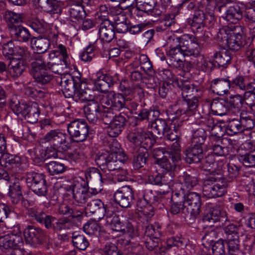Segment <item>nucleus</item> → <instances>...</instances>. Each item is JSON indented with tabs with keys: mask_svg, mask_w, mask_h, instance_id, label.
Segmentation results:
<instances>
[{
	"mask_svg": "<svg viewBox=\"0 0 255 255\" xmlns=\"http://www.w3.org/2000/svg\"><path fill=\"white\" fill-rule=\"evenodd\" d=\"M168 126L165 120L157 119L151 124L148 133L140 128L137 131L129 132L127 138L131 143L141 144L145 147H151L156 142L158 136L164 134Z\"/></svg>",
	"mask_w": 255,
	"mask_h": 255,
	"instance_id": "f257e3e1",
	"label": "nucleus"
},
{
	"mask_svg": "<svg viewBox=\"0 0 255 255\" xmlns=\"http://www.w3.org/2000/svg\"><path fill=\"white\" fill-rule=\"evenodd\" d=\"M120 147L117 141L113 140L109 144L110 151H103L97 156L95 161L102 170L115 171L121 169L128 157L123 151L120 150Z\"/></svg>",
	"mask_w": 255,
	"mask_h": 255,
	"instance_id": "f03ea898",
	"label": "nucleus"
},
{
	"mask_svg": "<svg viewBox=\"0 0 255 255\" xmlns=\"http://www.w3.org/2000/svg\"><path fill=\"white\" fill-rule=\"evenodd\" d=\"M29 26L36 32L43 35L44 37H33L31 39L32 48L37 53L46 52L49 48L51 42H56L58 35L52 31L51 26L43 20L35 19L30 23Z\"/></svg>",
	"mask_w": 255,
	"mask_h": 255,
	"instance_id": "7ed1b4c3",
	"label": "nucleus"
},
{
	"mask_svg": "<svg viewBox=\"0 0 255 255\" xmlns=\"http://www.w3.org/2000/svg\"><path fill=\"white\" fill-rule=\"evenodd\" d=\"M100 100L101 105L104 107H109L117 111L126 109L130 113L136 110L138 106L135 100L112 91L103 94Z\"/></svg>",
	"mask_w": 255,
	"mask_h": 255,
	"instance_id": "20e7f679",
	"label": "nucleus"
},
{
	"mask_svg": "<svg viewBox=\"0 0 255 255\" xmlns=\"http://www.w3.org/2000/svg\"><path fill=\"white\" fill-rule=\"evenodd\" d=\"M31 64L30 74L34 82L39 86L46 85L51 81L53 76L47 70L46 62L43 55L37 54L34 56Z\"/></svg>",
	"mask_w": 255,
	"mask_h": 255,
	"instance_id": "39448f33",
	"label": "nucleus"
},
{
	"mask_svg": "<svg viewBox=\"0 0 255 255\" xmlns=\"http://www.w3.org/2000/svg\"><path fill=\"white\" fill-rule=\"evenodd\" d=\"M228 185L227 180L223 178L217 179V175L210 176L203 183V194L209 198L221 197L227 192Z\"/></svg>",
	"mask_w": 255,
	"mask_h": 255,
	"instance_id": "423d86ee",
	"label": "nucleus"
},
{
	"mask_svg": "<svg viewBox=\"0 0 255 255\" xmlns=\"http://www.w3.org/2000/svg\"><path fill=\"white\" fill-rule=\"evenodd\" d=\"M67 131L74 141L80 142L85 141L89 134V126L85 120L76 119L67 124Z\"/></svg>",
	"mask_w": 255,
	"mask_h": 255,
	"instance_id": "0eeeda50",
	"label": "nucleus"
},
{
	"mask_svg": "<svg viewBox=\"0 0 255 255\" xmlns=\"http://www.w3.org/2000/svg\"><path fill=\"white\" fill-rule=\"evenodd\" d=\"M136 9L154 17L160 16L166 11L164 6L157 3L156 0H135Z\"/></svg>",
	"mask_w": 255,
	"mask_h": 255,
	"instance_id": "6e6552de",
	"label": "nucleus"
},
{
	"mask_svg": "<svg viewBox=\"0 0 255 255\" xmlns=\"http://www.w3.org/2000/svg\"><path fill=\"white\" fill-rule=\"evenodd\" d=\"M183 201L187 212L190 213V219L195 220L200 212L201 201L200 194L194 192L187 193Z\"/></svg>",
	"mask_w": 255,
	"mask_h": 255,
	"instance_id": "1a4fd4ad",
	"label": "nucleus"
},
{
	"mask_svg": "<svg viewBox=\"0 0 255 255\" xmlns=\"http://www.w3.org/2000/svg\"><path fill=\"white\" fill-rule=\"evenodd\" d=\"M67 135L60 129H51L43 137L45 142H48L53 146L66 151L69 147V142L67 139Z\"/></svg>",
	"mask_w": 255,
	"mask_h": 255,
	"instance_id": "9d476101",
	"label": "nucleus"
},
{
	"mask_svg": "<svg viewBox=\"0 0 255 255\" xmlns=\"http://www.w3.org/2000/svg\"><path fill=\"white\" fill-rule=\"evenodd\" d=\"M69 190L72 191L74 203L79 206L87 202L92 194L85 184L83 185L78 181H74L70 185Z\"/></svg>",
	"mask_w": 255,
	"mask_h": 255,
	"instance_id": "9b49d317",
	"label": "nucleus"
},
{
	"mask_svg": "<svg viewBox=\"0 0 255 255\" xmlns=\"http://www.w3.org/2000/svg\"><path fill=\"white\" fill-rule=\"evenodd\" d=\"M202 164V168L205 171H208L210 176L217 175V179L222 177L223 173V168L224 164L222 161L215 162L213 154H208L205 158H202L200 161Z\"/></svg>",
	"mask_w": 255,
	"mask_h": 255,
	"instance_id": "f8f14e48",
	"label": "nucleus"
},
{
	"mask_svg": "<svg viewBox=\"0 0 255 255\" xmlns=\"http://www.w3.org/2000/svg\"><path fill=\"white\" fill-rule=\"evenodd\" d=\"M114 199L115 202L121 207H129L134 200L133 190L129 186H123L114 193Z\"/></svg>",
	"mask_w": 255,
	"mask_h": 255,
	"instance_id": "ddd939ff",
	"label": "nucleus"
},
{
	"mask_svg": "<svg viewBox=\"0 0 255 255\" xmlns=\"http://www.w3.org/2000/svg\"><path fill=\"white\" fill-rule=\"evenodd\" d=\"M150 202V200H147L146 196L137 200L136 206L138 212L135 215V218L138 219L137 222L144 223L150 221L154 215L152 207L149 205Z\"/></svg>",
	"mask_w": 255,
	"mask_h": 255,
	"instance_id": "4468645a",
	"label": "nucleus"
},
{
	"mask_svg": "<svg viewBox=\"0 0 255 255\" xmlns=\"http://www.w3.org/2000/svg\"><path fill=\"white\" fill-rule=\"evenodd\" d=\"M204 3L199 4L198 9L196 10L193 17L189 18L188 23L190 25L194 33H200L203 30L205 27V13L204 11Z\"/></svg>",
	"mask_w": 255,
	"mask_h": 255,
	"instance_id": "2eb2a0df",
	"label": "nucleus"
},
{
	"mask_svg": "<svg viewBox=\"0 0 255 255\" xmlns=\"http://www.w3.org/2000/svg\"><path fill=\"white\" fill-rule=\"evenodd\" d=\"M24 236L26 244L35 247L41 244L44 239L42 230L34 226H28L24 231Z\"/></svg>",
	"mask_w": 255,
	"mask_h": 255,
	"instance_id": "dca6fc26",
	"label": "nucleus"
},
{
	"mask_svg": "<svg viewBox=\"0 0 255 255\" xmlns=\"http://www.w3.org/2000/svg\"><path fill=\"white\" fill-rule=\"evenodd\" d=\"M22 244V237L16 234H7L0 237V249L3 251L17 250Z\"/></svg>",
	"mask_w": 255,
	"mask_h": 255,
	"instance_id": "f3484780",
	"label": "nucleus"
},
{
	"mask_svg": "<svg viewBox=\"0 0 255 255\" xmlns=\"http://www.w3.org/2000/svg\"><path fill=\"white\" fill-rule=\"evenodd\" d=\"M85 178L87 183L90 184L94 186L92 194L96 195L98 193V190H100L106 179L102 173L98 169L93 168L89 172L85 173Z\"/></svg>",
	"mask_w": 255,
	"mask_h": 255,
	"instance_id": "a211bd4d",
	"label": "nucleus"
},
{
	"mask_svg": "<svg viewBox=\"0 0 255 255\" xmlns=\"http://www.w3.org/2000/svg\"><path fill=\"white\" fill-rule=\"evenodd\" d=\"M98 33L102 41L110 42L115 36L114 24L108 18H105L100 22Z\"/></svg>",
	"mask_w": 255,
	"mask_h": 255,
	"instance_id": "6ab92c4d",
	"label": "nucleus"
},
{
	"mask_svg": "<svg viewBox=\"0 0 255 255\" xmlns=\"http://www.w3.org/2000/svg\"><path fill=\"white\" fill-rule=\"evenodd\" d=\"M58 50L62 55L63 59L60 60L58 63L50 64L49 62H46L47 68L51 70L53 73L57 74H62L64 69L67 68L68 66V56L67 52V49L65 46L62 44L58 46Z\"/></svg>",
	"mask_w": 255,
	"mask_h": 255,
	"instance_id": "aec40b11",
	"label": "nucleus"
},
{
	"mask_svg": "<svg viewBox=\"0 0 255 255\" xmlns=\"http://www.w3.org/2000/svg\"><path fill=\"white\" fill-rule=\"evenodd\" d=\"M2 17L9 31L24 22V14L23 13L6 10L2 13Z\"/></svg>",
	"mask_w": 255,
	"mask_h": 255,
	"instance_id": "412c9836",
	"label": "nucleus"
},
{
	"mask_svg": "<svg viewBox=\"0 0 255 255\" xmlns=\"http://www.w3.org/2000/svg\"><path fill=\"white\" fill-rule=\"evenodd\" d=\"M127 116L122 113L117 115L113 121L108 126L107 131L109 136L117 137L122 132L127 121Z\"/></svg>",
	"mask_w": 255,
	"mask_h": 255,
	"instance_id": "4be33fe9",
	"label": "nucleus"
},
{
	"mask_svg": "<svg viewBox=\"0 0 255 255\" xmlns=\"http://www.w3.org/2000/svg\"><path fill=\"white\" fill-rule=\"evenodd\" d=\"M178 160L177 158H173L171 155H169L168 158L164 156L162 159H158L156 161L157 164L166 171L163 175V178H167L169 176L170 177L169 181H172L173 179L174 173L173 171L176 167V162Z\"/></svg>",
	"mask_w": 255,
	"mask_h": 255,
	"instance_id": "5701e85b",
	"label": "nucleus"
},
{
	"mask_svg": "<svg viewBox=\"0 0 255 255\" xmlns=\"http://www.w3.org/2000/svg\"><path fill=\"white\" fill-rule=\"evenodd\" d=\"M185 160L188 163H198L203 157L202 146L198 144H193L188 147L184 151Z\"/></svg>",
	"mask_w": 255,
	"mask_h": 255,
	"instance_id": "b1692460",
	"label": "nucleus"
},
{
	"mask_svg": "<svg viewBox=\"0 0 255 255\" xmlns=\"http://www.w3.org/2000/svg\"><path fill=\"white\" fill-rule=\"evenodd\" d=\"M231 85V80L229 78H217L212 80L210 88L213 93L223 96L228 93Z\"/></svg>",
	"mask_w": 255,
	"mask_h": 255,
	"instance_id": "393cba45",
	"label": "nucleus"
},
{
	"mask_svg": "<svg viewBox=\"0 0 255 255\" xmlns=\"http://www.w3.org/2000/svg\"><path fill=\"white\" fill-rule=\"evenodd\" d=\"M233 28L234 30L230 34L227 45L232 51H238L244 46L246 41L244 37L239 32L236 31V29L237 28L240 29V27L234 26Z\"/></svg>",
	"mask_w": 255,
	"mask_h": 255,
	"instance_id": "a878e982",
	"label": "nucleus"
},
{
	"mask_svg": "<svg viewBox=\"0 0 255 255\" xmlns=\"http://www.w3.org/2000/svg\"><path fill=\"white\" fill-rule=\"evenodd\" d=\"M9 32L14 40L20 43H27L32 39L29 30L21 24L10 29Z\"/></svg>",
	"mask_w": 255,
	"mask_h": 255,
	"instance_id": "bb28decb",
	"label": "nucleus"
},
{
	"mask_svg": "<svg viewBox=\"0 0 255 255\" xmlns=\"http://www.w3.org/2000/svg\"><path fill=\"white\" fill-rule=\"evenodd\" d=\"M167 55L169 66L176 68L183 67V63L181 58L183 56V53L179 46L169 49L167 51Z\"/></svg>",
	"mask_w": 255,
	"mask_h": 255,
	"instance_id": "cd10ccee",
	"label": "nucleus"
},
{
	"mask_svg": "<svg viewBox=\"0 0 255 255\" xmlns=\"http://www.w3.org/2000/svg\"><path fill=\"white\" fill-rule=\"evenodd\" d=\"M234 55L235 53L230 49H223L219 52H215L213 57L219 66L225 67L230 64Z\"/></svg>",
	"mask_w": 255,
	"mask_h": 255,
	"instance_id": "c85d7f7f",
	"label": "nucleus"
},
{
	"mask_svg": "<svg viewBox=\"0 0 255 255\" xmlns=\"http://www.w3.org/2000/svg\"><path fill=\"white\" fill-rule=\"evenodd\" d=\"M176 83L181 90L182 98L184 100L193 96L200 90L199 87L197 85L190 84L181 79H177Z\"/></svg>",
	"mask_w": 255,
	"mask_h": 255,
	"instance_id": "c756f323",
	"label": "nucleus"
},
{
	"mask_svg": "<svg viewBox=\"0 0 255 255\" xmlns=\"http://www.w3.org/2000/svg\"><path fill=\"white\" fill-rule=\"evenodd\" d=\"M202 221L204 222H222L225 223L227 222H230L227 217V213L224 211L212 210L205 214L203 217Z\"/></svg>",
	"mask_w": 255,
	"mask_h": 255,
	"instance_id": "7c9ffc66",
	"label": "nucleus"
},
{
	"mask_svg": "<svg viewBox=\"0 0 255 255\" xmlns=\"http://www.w3.org/2000/svg\"><path fill=\"white\" fill-rule=\"evenodd\" d=\"M132 143L138 147L137 153L133 157V164L135 169H139L145 164L147 160L146 150L150 147H145L141 144H137L135 143Z\"/></svg>",
	"mask_w": 255,
	"mask_h": 255,
	"instance_id": "2f4dec72",
	"label": "nucleus"
},
{
	"mask_svg": "<svg viewBox=\"0 0 255 255\" xmlns=\"http://www.w3.org/2000/svg\"><path fill=\"white\" fill-rule=\"evenodd\" d=\"M227 103V106L229 107V114H237L239 113L243 109V104L245 100L242 97L239 95H236L231 96L229 99L226 100Z\"/></svg>",
	"mask_w": 255,
	"mask_h": 255,
	"instance_id": "473e14b6",
	"label": "nucleus"
},
{
	"mask_svg": "<svg viewBox=\"0 0 255 255\" xmlns=\"http://www.w3.org/2000/svg\"><path fill=\"white\" fill-rule=\"evenodd\" d=\"M86 209L92 214H96L99 219H102L106 213L104 204L98 199L88 202Z\"/></svg>",
	"mask_w": 255,
	"mask_h": 255,
	"instance_id": "72a5a7b5",
	"label": "nucleus"
},
{
	"mask_svg": "<svg viewBox=\"0 0 255 255\" xmlns=\"http://www.w3.org/2000/svg\"><path fill=\"white\" fill-rule=\"evenodd\" d=\"M211 112L214 115L222 116L229 113V107L226 100L214 99L210 104Z\"/></svg>",
	"mask_w": 255,
	"mask_h": 255,
	"instance_id": "f704fd0d",
	"label": "nucleus"
},
{
	"mask_svg": "<svg viewBox=\"0 0 255 255\" xmlns=\"http://www.w3.org/2000/svg\"><path fill=\"white\" fill-rule=\"evenodd\" d=\"M242 18V11L240 6L234 4L230 6L226 11L224 19L229 23L236 24Z\"/></svg>",
	"mask_w": 255,
	"mask_h": 255,
	"instance_id": "c9c22d12",
	"label": "nucleus"
},
{
	"mask_svg": "<svg viewBox=\"0 0 255 255\" xmlns=\"http://www.w3.org/2000/svg\"><path fill=\"white\" fill-rule=\"evenodd\" d=\"M228 255H240L241 253L239 235L229 236L225 240Z\"/></svg>",
	"mask_w": 255,
	"mask_h": 255,
	"instance_id": "e433bc0d",
	"label": "nucleus"
},
{
	"mask_svg": "<svg viewBox=\"0 0 255 255\" xmlns=\"http://www.w3.org/2000/svg\"><path fill=\"white\" fill-rule=\"evenodd\" d=\"M163 135L170 141L179 139L180 136L179 125L176 118H173V120L168 124V127Z\"/></svg>",
	"mask_w": 255,
	"mask_h": 255,
	"instance_id": "4c0bfd02",
	"label": "nucleus"
},
{
	"mask_svg": "<svg viewBox=\"0 0 255 255\" xmlns=\"http://www.w3.org/2000/svg\"><path fill=\"white\" fill-rule=\"evenodd\" d=\"M26 68L25 62L19 58H12L9 63V73L12 77L21 76Z\"/></svg>",
	"mask_w": 255,
	"mask_h": 255,
	"instance_id": "58836bf2",
	"label": "nucleus"
},
{
	"mask_svg": "<svg viewBox=\"0 0 255 255\" xmlns=\"http://www.w3.org/2000/svg\"><path fill=\"white\" fill-rule=\"evenodd\" d=\"M184 105L187 106L186 109H180L178 110L176 113V117L179 116L182 114L187 115L188 116H192L195 114L197 109L198 106V101L196 96H195L192 99L189 98L184 100Z\"/></svg>",
	"mask_w": 255,
	"mask_h": 255,
	"instance_id": "ea45409f",
	"label": "nucleus"
},
{
	"mask_svg": "<svg viewBox=\"0 0 255 255\" xmlns=\"http://www.w3.org/2000/svg\"><path fill=\"white\" fill-rule=\"evenodd\" d=\"M240 120L244 131L252 129L255 125V116L245 110L241 111Z\"/></svg>",
	"mask_w": 255,
	"mask_h": 255,
	"instance_id": "a19ab883",
	"label": "nucleus"
},
{
	"mask_svg": "<svg viewBox=\"0 0 255 255\" xmlns=\"http://www.w3.org/2000/svg\"><path fill=\"white\" fill-rule=\"evenodd\" d=\"M28 214L32 217H34L35 220L40 223H52L55 222V223H59L56 221V219L43 211L39 212H35L33 209H30L28 210Z\"/></svg>",
	"mask_w": 255,
	"mask_h": 255,
	"instance_id": "79ce46f5",
	"label": "nucleus"
},
{
	"mask_svg": "<svg viewBox=\"0 0 255 255\" xmlns=\"http://www.w3.org/2000/svg\"><path fill=\"white\" fill-rule=\"evenodd\" d=\"M69 13L71 20L76 21L82 20L86 16L84 7L80 4H73L69 9Z\"/></svg>",
	"mask_w": 255,
	"mask_h": 255,
	"instance_id": "37998d69",
	"label": "nucleus"
},
{
	"mask_svg": "<svg viewBox=\"0 0 255 255\" xmlns=\"http://www.w3.org/2000/svg\"><path fill=\"white\" fill-rule=\"evenodd\" d=\"M39 115L38 105L36 103L33 102L30 104L24 118L30 123H35L38 121Z\"/></svg>",
	"mask_w": 255,
	"mask_h": 255,
	"instance_id": "c03bdc74",
	"label": "nucleus"
},
{
	"mask_svg": "<svg viewBox=\"0 0 255 255\" xmlns=\"http://www.w3.org/2000/svg\"><path fill=\"white\" fill-rule=\"evenodd\" d=\"M175 14L174 13H168L165 14L164 17L159 20V24L155 27L156 30L158 32L163 31L175 23Z\"/></svg>",
	"mask_w": 255,
	"mask_h": 255,
	"instance_id": "a18cd8bd",
	"label": "nucleus"
},
{
	"mask_svg": "<svg viewBox=\"0 0 255 255\" xmlns=\"http://www.w3.org/2000/svg\"><path fill=\"white\" fill-rule=\"evenodd\" d=\"M8 195L11 202L16 205L22 199L21 186L18 183H14L12 186L9 185Z\"/></svg>",
	"mask_w": 255,
	"mask_h": 255,
	"instance_id": "49530a36",
	"label": "nucleus"
},
{
	"mask_svg": "<svg viewBox=\"0 0 255 255\" xmlns=\"http://www.w3.org/2000/svg\"><path fill=\"white\" fill-rule=\"evenodd\" d=\"M85 84L84 83L81 82L80 85H81V88H79V91L77 92L78 96L80 99L82 101H87L88 102H90V101H93L95 100L99 101L100 103L101 104V97H103V94H98V95H92L90 90L88 89L87 90H84L82 89L83 85Z\"/></svg>",
	"mask_w": 255,
	"mask_h": 255,
	"instance_id": "de8ad7c7",
	"label": "nucleus"
},
{
	"mask_svg": "<svg viewBox=\"0 0 255 255\" xmlns=\"http://www.w3.org/2000/svg\"><path fill=\"white\" fill-rule=\"evenodd\" d=\"M244 131L241 121L239 119H233L229 121L226 127L228 134L234 135Z\"/></svg>",
	"mask_w": 255,
	"mask_h": 255,
	"instance_id": "09e8293b",
	"label": "nucleus"
},
{
	"mask_svg": "<svg viewBox=\"0 0 255 255\" xmlns=\"http://www.w3.org/2000/svg\"><path fill=\"white\" fill-rule=\"evenodd\" d=\"M48 172L51 175L62 174L66 170V166L63 163L56 161H50L46 164Z\"/></svg>",
	"mask_w": 255,
	"mask_h": 255,
	"instance_id": "8fccbe9b",
	"label": "nucleus"
},
{
	"mask_svg": "<svg viewBox=\"0 0 255 255\" xmlns=\"http://www.w3.org/2000/svg\"><path fill=\"white\" fill-rule=\"evenodd\" d=\"M233 26H225L219 29L217 34L216 37L217 40L221 42L222 44H227L228 40H229V37H230V34H231V32L234 30Z\"/></svg>",
	"mask_w": 255,
	"mask_h": 255,
	"instance_id": "3c124183",
	"label": "nucleus"
},
{
	"mask_svg": "<svg viewBox=\"0 0 255 255\" xmlns=\"http://www.w3.org/2000/svg\"><path fill=\"white\" fill-rule=\"evenodd\" d=\"M44 179L43 174L34 172H29L26 174V183L27 186L32 189V187L34 184H38Z\"/></svg>",
	"mask_w": 255,
	"mask_h": 255,
	"instance_id": "603ef678",
	"label": "nucleus"
},
{
	"mask_svg": "<svg viewBox=\"0 0 255 255\" xmlns=\"http://www.w3.org/2000/svg\"><path fill=\"white\" fill-rule=\"evenodd\" d=\"M96 46L94 44H89L84 49L83 51L80 54V59L85 62L91 61L94 57Z\"/></svg>",
	"mask_w": 255,
	"mask_h": 255,
	"instance_id": "864d4df0",
	"label": "nucleus"
},
{
	"mask_svg": "<svg viewBox=\"0 0 255 255\" xmlns=\"http://www.w3.org/2000/svg\"><path fill=\"white\" fill-rule=\"evenodd\" d=\"M214 6L211 4L208 5L204 9L205 13V26L211 27L214 25L215 22V15L214 14Z\"/></svg>",
	"mask_w": 255,
	"mask_h": 255,
	"instance_id": "5fc2aeb1",
	"label": "nucleus"
},
{
	"mask_svg": "<svg viewBox=\"0 0 255 255\" xmlns=\"http://www.w3.org/2000/svg\"><path fill=\"white\" fill-rule=\"evenodd\" d=\"M72 242L74 247L80 250H85L89 243L87 238L82 235H73Z\"/></svg>",
	"mask_w": 255,
	"mask_h": 255,
	"instance_id": "6e6d98bb",
	"label": "nucleus"
},
{
	"mask_svg": "<svg viewBox=\"0 0 255 255\" xmlns=\"http://www.w3.org/2000/svg\"><path fill=\"white\" fill-rule=\"evenodd\" d=\"M100 116L103 123L109 126L113 121L117 115L114 113L112 108L106 106L104 107V110H102Z\"/></svg>",
	"mask_w": 255,
	"mask_h": 255,
	"instance_id": "4d7b16f0",
	"label": "nucleus"
},
{
	"mask_svg": "<svg viewBox=\"0 0 255 255\" xmlns=\"http://www.w3.org/2000/svg\"><path fill=\"white\" fill-rule=\"evenodd\" d=\"M30 152L32 159L36 164L42 163L46 159L44 149L36 147Z\"/></svg>",
	"mask_w": 255,
	"mask_h": 255,
	"instance_id": "13d9d810",
	"label": "nucleus"
},
{
	"mask_svg": "<svg viewBox=\"0 0 255 255\" xmlns=\"http://www.w3.org/2000/svg\"><path fill=\"white\" fill-rule=\"evenodd\" d=\"M183 53V56H192L197 57L199 55L200 49L199 44L196 39L195 41H193L190 46H186L184 50H181Z\"/></svg>",
	"mask_w": 255,
	"mask_h": 255,
	"instance_id": "bf43d9fd",
	"label": "nucleus"
},
{
	"mask_svg": "<svg viewBox=\"0 0 255 255\" xmlns=\"http://www.w3.org/2000/svg\"><path fill=\"white\" fill-rule=\"evenodd\" d=\"M207 136V133L205 129L202 128H198L193 134L192 143L193 144H198L201 146L204 143Z\"/></svg>",
	"mask_w": 255,
	"mask_h": 255,
	"instance_id": "052dcab7",
	"label": "nucleus"
},
{
	"mask_svg": "<svg viewBox=\"0 0 255 255\" xmlns=\"http://www.w3.org/2000/svg\"><path fill=\"white\" fill-rule=\"evenodd\" d=\"M1 160L8 165H15L19 168H23L24 167V166L22 165L23 164L22 162L23 161H22L21 158L18 156L11 154H5L3 155Z\"/></svg>",
	"mask_w": 255,
	"mask_h": 255,
	"instance_id": "680f3d73",
	"label": "nucleus"
},
{
	"mask_svg": "<svg viewBox=\"0 0 255 255\" xmlns=\"http://www.w3.org/2000/svg\"><path fill=\"white\" fill-rule=\"evenodd\" d=\"M112 229L124 234L128 233L130 236L134 235L135 230L132 224H110Z\"/></svg>",
	"mask_w": 255,
	"mask_h": 255,
	"instance_id": "e2e57ef3",
	"label": "nucleus"
},
{
	"mask_svg": "<svg viewBox=\"0 0 255 255\" xmlns=\"http://www.w3.org/2000/svg\"><path fill=\"white\" fill-rule=\"evenodd\" d=\"M243 165L248 167H255V149L248 153L242 155L240 158Z\"/></svg>",
	"mask_w": 255,
	"mask_h": 255,
	"instance_id": "0e129e2a",
	"label": "nucleus"
},
{
	"mask_svg": "<svg viewBox=\"0 0 255 255\" xmlns=\"http://www.w3.org/2000/svg\"><path fill=\"white\" fill-rule=\"evenodd\" d=\"M101 251L103 255H123L118 248L112 243H106Z\"/></svg>",
	"mask_w": 255,
	"mask_h": 255,
	"instance_id": "69168bd1",
	"label": "nucleus"
},
{
	"mask_svg": "<svg viewBox=\"0 0 255 255\" xmlns=\"http://www.w3.org/2000/svg\"><path fill=\"white\" fill-rule=\"evenodd\" d=\"M182 178L183 186L186 188L187 190H191L198 183L197 178L190 175L187 172H184Z\"/></svg>",
	"mask_w": 255,
	"mask_h": 255,
	"instance_id": "338daca9",
	"label": "nucleus"
},
{
	"mask_svg": "<svg viewBox=\"0 0 255 255\" xmlns=\"http://www.w3.org/2000/svg\"><path fill=\"white\" fill-rule=\"evenodd\" d=\"M225 242L223 239H219L215 242L212 246V253L214 255H225Z\"/></svg>",
	"mask_w": 255,
	"mask_h": 255,
	"instance_id": "774afa93",
	"label": "nucleus"
}]
</instances>
